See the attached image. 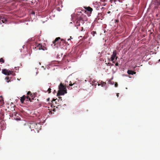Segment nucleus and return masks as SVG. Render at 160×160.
I'll list each match as a JSON object with an SVG mask.
<instances>
[{
  "instance_id": "obj_31",
  "label": "nucleus",
  "mask_w": 160,
  "mask_h": 160,
  "mask_svg": "<svg viewBox=\"0 0 160 160\" xmlns=\"http://www.w3.org/2000/svg\"><path fill=\"white\" fill-rule=\"evenodd\" d=\"M125 17H126V18H128V16H125Z\"/></svg>"
},
{
  "instance_id": "obj_13",
  "label": "nucleus",
  "mask_w": 160,
  "mask_h": 160,
  "mask_svg": "<svg viewBox=\"0 0 160 160\" xmlns=\"http://www.w3.org/2000/svg\"><path fill=\"white\" fill-rule=\"evenodd\" d=\"M76 83H72V82H70V84H69V86H68L67 87L68 88H70V89H72V88H70L71 86H74L73 88H74L75 87H77V85H76Z\"/></svg>"
},
{
  "instance_id": "obj_24",
  "label": "nucleus",
  "mask_w": 160,
  "mask_h": 160,
  "mask_svg": "<svg viewBox=\"0 0 160 160\" xmlns=\"http://www.w3.org/2000/svg\"><path fill=\"white\" fill-rule=\"evenodd\" d=\"M2 62V63L4 62V60H3L2 58H0V62Z\"/></svg>"
},
{
  "instance_id": "obj_25",
  "label": "nucleus",
  "mask_w": 160,
  "mask_h": 160,
  "mask_svg": "<svg viewBox=\"0 0 160 160\" xmlns=\"http://www.w3.org/2000/svg\"><path fill=\"white\" fill-rule=\"evenodd\" d=\"M60 41H61V42H62L63 43H64L65 42V41L64 39H61L60 40Z\"/></svg>"
},
{
  "instance_id": "obj_18",
  "label": "nucleus",
  "mask_w": 160,
  "mask_h": 160,
  "mask_svg": "<svg viewBox=\"0 0 160 160\" xmlns=\"http://www.w3.org/2000/svg\"><path fill=\"white\" fill-rule=\"evenodd\" d=\"M58 101L59 100H58L57 98H56V99L53 98L52 101V103H53V102H55V103L56 104H57V101Z\"/></svg>"
},
{
  "instance_id": "obj_3",
  "label": "nucleus",
  "mask_w": 160,
  "mask_h": 160,
  "mask_svg": "<svg viewBox=\"0 0 160 160\" xmlns=\"http://www.w3.org/2000/svg\"><path fill=\"white\" fill-rule=\"evenodd\" d=\"M59 90L58 91L57 95L59 96L62 95L67 93L66 86L61 83L58 87Z\"/></svg>"
},
{
  "instance_id": "obj_28",
  "label": "nucleus",
  "mask_w": 160,
  "mask_h": 160,
  "mask_svg": "<svg viewBox=\"0 0 160 160\" xmlns=\"http://www.w3.org/2000/svg\"><path fill=\"white\" fill-rule=\"evenodd\" d=\"M115 87H117L118 86V84L117 83H116L115 84Z\"/></svg>"
},
{
  "instance_id": "obj_39",
  "label": "nucleus",
  "mask_w": 160,
  "mask_h": 160,
  "mask_svg": "<svg viewBox=\"0 0 160 160\" xmlns=\"http://www.w3.org/2000/svg\"><path fill=\"white\" fill-rule=\"evenodd\" d=\"M54 107H56V106H54Z\"/></svg>"
},
{
  "instance_id": "obj_2",
  "label": "nucleus",
  "mask_w": 160,
  "mask_h": 160,
  "mask_svg": "<svg viewBox=\"0 0 160 160\" xmlns=\"http://www.w3.org/2000/svg\"><path fill=\"white\" fill-rule=\"evenodd\" d=\"M27 96H25V95L23 96L20 98V101L22 103H24V100L26 101H30L32 102L31 98L32 100H33L34 98L35 97L34 94H32L31 92L28 91L27 93Z\"/></svg>"
},
{
  "instance_id": "obj_15",
  "label": "nucleus",
  "mask_w": 160,
  "mask_h": 160,
  "mask_svg": "<svg viewBox=\"0 0 160 160\" xmlns=\"http://www.w3.org/2000/svg\"><path fill=\"white\" fill-rule=\"evenodd\" d=\"M154 2L158 6L160 5V0H154Z\"/></svg>"
},
{
  "instance_id": "obj_19",
  "label": "nucleus",
  "mask_w": 160,
  "mask_h": 160,
  "mask_svg": "<svg viewBox=\"0 0 160 160\" xmlns=\"http://www.w3.org/2000/svg\"><path fill=\"white\" fill-rule=\"evenodd\" d=\"M3 103V100L2 96L0 97V104H2Z\"/></svg>"
},
{
  "instance_id": "obj_30",
  "label": "nucleus",
  "mask_w": 160,
  "mask_h": 160,
  "mask_svg": "<svg viewBox=\"0 0 160 160\" xmlns=\"http://www.w3.org/2000/svg\"><path fill=\"white\" fill-rule=\"evenodd\" d=\"M119 94V93H118L117 94V96L118 97Z\"/></svg>"
},
{
  "instance_id": "obj_34",
  "label": "nucleus",
  "mask_w": 160,
  "mask_h": 160,
  "mask_svg": "<svg viewBox=\"0 0 160 160\" xmlns=\"http://www.w3.org/2000/svg\"><path fill=\"white\" fill-rule=\"evenodd\" d=\"M69 40H70V39H68V41H69Z\"/></svg>"
},
{
  "instance_id": "obj_12",
  "label": "nucleus",
  "mask_w": 160,
  "mask_h": 160,
  "mask_svg": "<svg viewBox=\"0 0 160 160\" xmlns=\"http://www.w3.org/2000/svg\"><path fill=\"white\" fill-rule=\"evenodd\" d=\"M85 9H86V10H83L82 11V12H83L85 14H87V11L90 12H91L92 10V9L90 7H87L86 8H85Z\"/></svg>"
},
{
  "instance_id": "obj_4",
  "label": "nucleus",
  "mask_w": 160,
  "mask_h": 160,
  "mask_svg": "<svg viewBox=\"0 0 160 160\" xmlns=\"http://www.w3.org/2000/svg\"><path fill=\"white\" fill-rule=\"evenodd\" d=\"M77 20H87V16L86 15L82 14L81 11L77 12Z\"/></svg>"
},
{
  "instance_id": "obj_22",
  "label": "nucleus",
  "mask_w": 160,
  "mask_h": 160,
  "mask_svg": "<svg viewBox=\"0 0 160 160\" xmlns=\"http://www.w3.org/2000/svg\"><path fill=\"white\" fill-rule=\"evenodd\" d=\"M8 21H0V24H2V23H6Z\"/></svg>"
},
{
  "instance_id": "obj_40",
  "label": "nucleus",
  "mask_w": 160,
  "mask_h": 160,
  "mask_svg": "<svg viewBox=\"0 0 160 160\" xmlns=\"http://www.w3.org/2000/svg\"><path fill=\"white\" fill-rule=\"evenodd\" d=\"M1 70V68H0V70Z\"/></svg>"
},
{
  "instance_id": "obj_26",
  "label": "nucleus",
  "mask_w": 160,
  "mask_h": 160,
  "mask_svg": "<svg viewBox=\"0 0 160 160\" xmlns=\"http://www.w3.org/2000/svg\"><path fill=\"white\" fill-rule=\"evenodd\" d=\"M9 79V78L8 77H7L5 78V79L6 80V81L7 82H9V81H8Z\"/></svg>"
},
{
  "instance_id": "obj_1",
  "label": "nucleus",
  "mask_w": 160,
  "mask_h": 160,
  "mask_svg": "<svg viewBox=\"0 0 160 160\" xmlns=\"http://www.w3.org/2000/svg\"><path fill=\"white\" fill-rule=\"evenodd\" d=\"M21 126H25L26 128H29L31 129V131H34V129L37 130L38 131L40 126L39 123H37L34 122H32L30 123V125L28 124H26V122L24 120H21L19 122Z\"/></svg>"
},
{
  "instance_id": "obj_14",
  "label": "nucleus",
  "mask_w": 160,
  "mask_h": 160,
  "mask_svg": "<svg viewBox=\"0 0 160 160\" xmlns=\"http://www.w3.org/2000/svg\"><path fill=\"white\" fill-rule=\"evenodd\" d=\"M127 73L128 74L132 75L135 74L136 73V72L131 70H128Z\"/></svg>"
},
{
  "instance_id": "obj_36",
  "label": "nucleus",
  "mask_w": 160,
  "mask_h": 160,
  "mask_svg": "<svg viewBox=\"0 0 160 160\" xmlns=\"http://www.w3.org/2000/svg\"><path fill=\"white\" fill-rule=\"evenodd\" d=\"M55 110V109H53V111H54V110Z\"/></svg>"
},
{
  "instance_id": "obj_10",
  "label": "nucleus",
  "mask_w": 160,
  "mask_h": 160,
  "mask_svg": "<svg viewBox=\"0 0 160 160\" xmlns=\"http://www.w3.org/2000/svg\"><path fill=\"white\" fill-rule=\"evenodd\" d=\"M36 46L37 47V49H38L39 50H44L46 49V48L44 46H42V45L40 43L38 44H36Z\"/></svg>"
},
{
  "instance_id": "obj_16",
  "label": "nucleus",
  "mask_w": 160,
  "mask_h": 160,
  "mask_svg": "<svg viewBox=\"0 0 160 160\" xmlns=\"http://www.w3.org/2000/svg\"><path fill=\"white\" fill-rule=\"evenodd\" d=\"M106 84V83L105 82H102L100 83H98V86L101 85L102 86H105Z\"/></svg>"
},
{
  "instance_id": "obj_29",
  "label": "nucleus",
  "mask_w": 160,
  "mask_h": 160,
  "mask_svg": "<svg viewBox=\"0 0 160 160\" xmlns=\"http://www.w3.org/2000/svg\"><path fill=\"white\" fill-rule=\"evenodd\" d=\"M115 65L116 66H118V62H117L115 63Z\"/></svg>"
},
{
  "instance_id": "obj_9",
  "label": "nucleus",
  "mask_w": 160,
  "mask_h": 160,
  "mask_svg": "<svg viewBox=\"0 0 160 160\" xmlns=\"http://www.w3.org/2000/svg\"><path fill=\"white\" fill-rule=\"evenodd\" d=\"M29 14L30 15V17L31 19H34V18H32L33 17V16L35 17V15H37V13H36V14L35 11H33L32 10H30V11H29Z\"/></svg>"
},
{
  "instance_id": "obj_20",
  "label": "nucleus",
  "mask_w": 160,
  "mask_h": 160,
  "mask_svg": "<svg viewBox=\"0 0 160 160\" xmlns=\"http://www.w3.org/2000/svg\"><path fill=\"white\" fill-rule=\"evenodd\" d=\"M2 19V20H7L6 18H5V17L3 16H0V20Z\"/></svg>"
},
{
  "instance_id": "obj_38",
  "label": "nucleus",
  "mask_w": 160,
  "mask_h": 160,
  "mask_svg": "<svg viewBox=\"0 0 160 160\" xmlns=\"http://www.w3.org/2000/svg\"><path fill=\"white\" fill-rule=\"evenodd\" d=\"M55 110V109H53V111H54V110Z\"/></svg>"
},
{
  "instance_id": "obj_33",
  "label": "nucleus",
  "mask_w": 160,
  "mask_h": 160,
  "mask_svg": "<svg viewBox=\"0 0 160 160\" xmlns=\"http://www.w3.org/2000/svg\"><path fill=\"white\" fill-rule=\"evenodd\" d=\"M49 99V98H48V99H47V100L48 101Z\"/></svg>"
},
{
  "instance_id": "obj_37",
  "label": "nucleus",
  "mask_w": 160,
  "mask_h": 160,
  "mask_svg": "<svg viewBox=\"0 0 160 160\" xmlns=\"http://www.w3.org/2000/svg\"><path fill=\"white\" fill-rule=\"evenodd\" d=\"M55 110V109H53V111H54V110Z\"/></svg>"
},
{
  "instance_id": "obj_23",
  "label": "nucleus",
  "mask_w": 160,
  "mask_h": 160,
  "mask_svg": "<svg viewBox=\"0 0 160 160\" xmlns=\"http://www.w3.org/2000/svg\"><path fill=\"white\" fill-rule=\"evenodd\" d=\"M91 34L93 35V36H94L95 34H96V32L95 31H93L91 32Z\"/></svg>"
},
{
  "instance_id": "obj_27",
  "label": "nucleus",
  "mask_w": 160,
  "mask_h": 160,
  "mask_svg": "<svg viewBox=\"0 0 160 160\" xmlns=\"http://www.w3.org/2000/svg\"><path fill=\"white\" fill-rule=\"evenodd\" d=\"M51 89L50 88H49L48 89V93H50L51 92Z\"/></svg>"
},
{
  "instance_id": "obj_6",
  "label": "nucleus",
  "mask_w": 160,
  "mask_h": 160,
  "mask_svg": "<svg viewBox=\"0 0 160 160\" xmlns=\"http://www.w3.org/2000/svg\"><path fill=\"white\" fill-rule=\"evenodd\" d=\"M61 38L60 37H58L56 38L55 40L53 42V46L55 47H57L58 46V44L60 46L61 44V41H60Z\"/></svg>"
},
{
  "instance_id": "obj_17",
  "label": "nucleus",
  "mask_w": 160,
  "mask_h": 160,
  "mask_svg": "<svg viewBox=\"0 0 160 160\" xmlns=\"http://www.w3.org/2000/svg\"><path fill=\"white\" fill-rule=\"evenodd\" d=\"M106 61H105V64L107 65V66H112L113 65V64H112L110 62H106Z\"/></svg>"
},
{
  "instance_id": "obj_8",
  "label": "nucleus",
  "mask_w": 160,
  "mask_h": 160,
  "mask_svg": "<svg viewBox=\"0 0 160 160\" xmlns=\"http://www.w3.org/2000/svg\"><path fill=\"white\" fill-rule=\"evenodd\" d=\"M106 15L108 17H109L110 18V17H114L115 16V14L114 13V12H113V11H112V12H111L110 11H108L107 12V14H106Z\"/></svg>"
},
{
  "instance_id": "obj_41",
  "label": "nucleus",
  "mask_w": 160,
  "mask_h": 160,
  "mask_svg": "<svg viewBox=\"0 0 160 160\" xmlns=\"http://www.w3.org/2000/svg\"><path fill=\"white\" fill-rule=\"evenodd\" d=\"M159 61H160V59H159Z\"/></svg>"
},
{
  "instance_id": "obj_11",
  "label": "nucleus",
  "mask_w": 160,
  "mask_h": 160,
  "mask_svg": "<svg viewBox=\"0 0 160 160\" xmlns=\"http://www.w3.org/2000/svg\"><path fill=\"white\" fill-rule=\"evenodd\" d=\"M80 21H72V22H71L70 23L73 24L75 27L78 26L80 25Z\"/></svg>"
},
{
  "instance_id": "obj_35",
  "label": "nucleus",
  "mask_w": 160,
  "mask_h": 160,
  "mask_svg": "<svg viewBox=\"0 0 160 160\" xmlns=\"http://www.w3.org/2000/svg\"><path fill=\"white\" fill-rule=\"evenodd\" d=\"M155 8H158L157 7H155Z\"/></svg>"
},
{
  "instance_id": "obj_21",
  "label": "nucleus",
  "mask_w": 160,
  "mask_h": 160,
  "mask_svg": "<svg viewBox=\"0 0 160 160\" xmlns=\"http://www.w3.org/2000/svg\"><path fill=\"white\" fill-rule=\"evenodd\" d=\"M101 16V14H98V17L96 19H98V20H99V19H101V20H102L103 19V18H98V17H99Z\"/></svg>"
},
{
  "instance_id": "obj_32",
  "label": "nucleus",
  "mask_w": 160,
  "mask_h": 160,
  "mask_svg": "<svg viewBox=\"0 0 160 160\" xmlns=\"http://www.w3.org/2000/svg\"><path fill=\"white\" fill-rule=\"evenodd\" d=\"M118 21H117V20L116 21V22H118Z\"/></svg>"
},
{
  "instance_id": "obj_5",
  "label": "nucleus",
  "mask_w": 160,
  "mask_h": 160,
  "mask_svg": "<svg viewBox=\"0 0 160 160\" xmlns=\"http://www.w3.org/2000/svg\"><path fill=\"white\" fill-rule=\"evenodd\" d=\"M117 58L118 57L117 56V51L116 50H114L112 54L111 55V58H108V60L109 61L111 60L113 63H114Z\"/></svg>"
},
{
  "instance_id": "obj_7",
  "label": "nucleus",
  "mask_w": 160,
  "mask_h": 160,
  "mask_svg": "<svg viewBox=\"0 0 160 160\" xmlns=\"http://www.w3.org/2000/svg\"><path fill=\"white\" fill-rule=\"evenodd\" d=\"M2 72L3 74L6 75H9L11 74L13 76H15V73H13V72L8 70L6 69H2Z\"/></svg>"
}]
</instances>
